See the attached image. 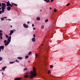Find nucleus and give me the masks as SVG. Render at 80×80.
<instances>
[{
	"label": "nucleus",
	"mask_w": 80,
	"mask_h": 80,
	"mask_svg": "<svg viewBox=\"0 0 80 80\" xmlns=\"http://www.w3.org/2000/svg\"><path fill=\"white\" fill-rule=\"evenodd\" d=\"M0 7H2V3H0Z\"/></svg>",
	"instance_id": "obj_42"
},
{
	"label": "nucleus",
	"mask_w": 80,
	"mask_h": 80,
	"mask_svg": "<svg viewBox=\"0 0 80 80\" xmlns=\"http://www.w3.org/2000/svg\"><path fill=\"white\" fill-rule=\"evenodd\" d=\"M14 32V30H11L10 31V35H12V33H13Z\"/></svg>",
	"instance_id": "obj_5"
},
{
	"label": "nucleus",
	"mask_w": 80,
	"mask_h": 80,
	"mask_svg": "<svg viewBox=\"0 0 80 80\" xmlns=\"http://www.w3.org/2000/svg\"><path fill=\"white\" fill-rule=\"evenodd\" d=\"M43 44H42V46H43Z\"/></svg>",
	"instance_id": "obj_53"
},
{
	"label": "nucleus",
	"mask_w": 80,
	"mask_h": 80,
	"mask_svg": "<svg viewBox=\"0 0 80 80\" xmlns=\"http://www.w3.org/2000/svg\"><path fill=\"white\" fill-rule=\"evenodd\" d=\"M23 26L24 28H28V26L25 24H23Z\"/></svg>",
	"instance_id": "obj_4"
},
{
	"label": "nucleus",
	"mask_w": 80,
	"mask_h": 80,
	"mask_svg": "<svg viewBox=\"0 0 80 80\" xmlns=\"http://www.w3.org/2000/svg\"><path fill=\"white\" fill-rule=\"evenodd\" d=\"M7 18V17H3V18Z\"/></svg>",
	"instance_id": "obj_44"
},
{
	"label": "nucleus",
	"mask_w": 80,
	"mask_h": 80,
	"mask_svg": "<svg viewBox=\"0 0 80 80\" xmlns=\"http://www.w3.org/2000/svg\"><path fill=\"white\" fill-rule=\"evenodd\" d=\"M27 69V68H25L23 69V71H25Z\"/></svg>",
	"instance_id": "obj_29"
},
{
	"label": "nucleus",
	"mask_w": 80,
	"mask_h": 80,
	"mask_svg": "<svg viewBox=\"0 0 80 80\" xmlns=\"http://www.w3.org/2000/svg\"><path fill=\"white\" fill-rule=\"evenodd\" d=\"M5 3H6V1H4Z\"/></svg>",
	"instance_id": "obj_55"
},
{
	"label": "nucleus",
	"mask_w": 80,
	"mask_h": 80,
	"mask_svg": "<svg viewBox=\"0 0 80 80\" xmlns=\"http://www.w3.org/2000/svg\"><path fill=\"white\" fill-rule=\"evenodd\" d=\"M57 10L56 9V8H54V12H56Z\"/></svg>",
	"instance_id": "obj_20"
},
{
	"label": "nucleus",
	"mask_w": 80,
	"mask_h": 80,
	"mask_svg": "<svg viewBox=\"0 0 80 80\" xmlns=\"http://www.w3.org/2000/svg\"><path fill=\"white\" fill-rule=\"evenodd\" d=\"M7 40H4V43H7Z\"/></svg>",
	"instance_id": "obj_25"
},
{
	"label": "nucleus",
	"mask_w": 80,
	"mask_h": 80,
	"mask_svg": "<svg viewBox=\"0 0 80 80\" xmlns=\"http://www.w3.org/2000/svg\"><path fill=\"white\" fill-rule=\"evenodd\" d=\"M0 38H1V40H2V36H0Z\"/></svg>",
	"instance_id": "obj_37"
},
{
	"label": "nucleus",
	"mask_w": 80,
	"mask_h": 80,
	"mask_svg": "<svg viewBox=\"0 0 80 80\" xmlns=\"http://www.w3.org/2000/svg\"><path fill=\"white\" fill-rule=\"evenodd\" d=\"M9 6L10 7H12L13 6H12V5L11 4H9Z\"/></svg>",
	"instance_id": "obj_30"
},
{
	"label": "nucleus",
	"mask_w": 80,
	"mask_h": 80,
	"mask_svg": "<svg viewBox=\"0 0 80 80\" xmlns=\"http://www.w3.org/2000/svg\"><path fill=\"white\" fill-rule=\"evenodd\" d=\"M2 9V8H0V10Z\"/></svg>",
	"instance_id": "obj_51"
},
{
	"label": "nucleus",
	"mask_w": 80,
	"mask_h": 80,
	"mask_svg": "<svg viewBox=\"0 0 80 80\" xmlns=\"http://www.w3.org/2000/svg\"><path fill=\"white\" fill-rule=\"evenodd\" d=\"M11 28H12V25H11Z\"/></svg>",
	"instance_id": "obj_50"
},
{
	"label": "nucleus",
	"mask_w": 80,
	"mask_h": 80,
	"mask_svg": "<svg viewBox=\"0 0 80 80\" xmlns=\"http://www.w3.org/2000/svg\"><path fill=\"white\" fill-rule=\"evenodd\" d=\"M2 31L1 30H0V33H2Z\"/></svg>",
	"instance_id": "obj_41"
},
{
	"label": "nucleus",
	"mask_w": 80,
	"mask_h": 80,
	"mask_svg": "<svg viewBox=\"0 0 80 80\" xmlns=\"http://www.w3.org/2000/svg\"><path fill=\"white\" fill-rule=\"evenodd\" d=\"M36 20L38 21H40V17H37L36 18Z\"/></svg>",
	"instance_id": "obj_7"
},
{
	"label": "nucleus",
	"mask_w": 80,
	"mask_h": 80,
	"mask_svg": "<svg viewBox=\"0 0 80 80\" xmlns=\"http://www.w3.org/2000/svg\"><path fill=\"white\" fill-rule=\"evenodd\" d=\"M13 3H12V5L13 6Z\"/></svg>",
	"instance_id": "obj_49"
},
{
	"label": "nucleus",
	"mask_w": 80,
	"mask_h": 80,
	"mask_svg": "<svg viewBox=\"0 0 80 80\" xmlns=\"http://www.w3.org/2000/svg\"><path fill=\"white\" fill-rule=\"evenodd\" d=\"M0 48L2 49V50H3L4 49V46H1L0 47Z\"/></svg>",
	"instance_id": "obj_11"
},
{
	"label": "nucleus",
	"mask_w": 80,
	"mask_h": 80,
	"mask_svg": "<svg viewBox=\"0 0 80 80\" xmlns=\"http://www.w3.org/2000/svg\"><path fill=\"white\" fill-rule=\"evenodd\" d=\"M53 66L52 65H50V68H53Z\"/></svg>",
	"instance_id": "obj_17"
},
{
	"label": "nucleus",
	"mask_w": 80,
	"mask_h": 80,
	"mask_svg": "<svg viewBox=\"0 0 80 80\" xmlns=\"http://www.w3.org/2000/svg\"><path fill=\"white\" fill-rule=\"evenodd\" d=\"M5 36H6V38H8V35H5Z\"/></svg>",
	"instance_id": "obj_28"
},
{
	"label": "nucleus",
	"mask_w": 80,
	"mask_h": 80,
	"mask_svg": "<svg viewBox=\"0 0 80 80\" xmlns=\"http://www.w3.org/2000/svg\"><path fill=\"white\" fill-rule=\"evenodd\" d=\"M33 30H35V29H36V28H33Z\"/></svg>",
	"instance_id": "obj_43"
},
{
	"label": "nucleus",
	"mask_w": 80,
	"mask_h": 80,
	"mask_svg": "<svg viewBox=\"0 0 80 80\" xmlns=\"http://www.w3.org/2000/svg\"><path fill=\"white\" fill-rule=\"evenodd\" d=\"M22 66H23V65H22Z\"/></svg>",
	"instance_id": "obj_57"
},
{
	"label": "nucleus",
	"mask_w": 80,
	"mask_h": 80,
	"mask_svg": "<svg viewBox=\"0 0 80 80\" xmlns=\"http://www.w3.org/2000/svg\"><path fill=\"white\" fill-rule=\"evenodd\" d=\"M25 74L26 75H28V74H30V72H26Z\"/></svg>",
	"instance_id": "obj_22"
},
{
	"label": "nucleus",
	"mask_w": 80,
	"mask_h": 80,
	"mask_svg": "<svg viewBox=\"0 0 80 80\" xmlns=\"http://www.w3.org/2000/svg\"><path fill=\"white\" fill-rule=\"evenodd\" d=\"M45 2H46L47 3H49L50 2V0H43Z\"/></svg>",
	"instance_id": "obj_13"
},
{
	"label": "nucleus",
	"mask_w": 80,
	"mask_h": 80,
	"mask_svg": "<svg viewBox=\"0 0 80 80\" xmlns=\"http://www.w3.org/2000/svg\"><path fill=\"white\" fill-rule=\"evenodd\" d=\"M29 77V75H25L24 76V77L25 78H28V77Z\"/></svg>",
	"instance_id": "obj_14"
},
{
	"label": "nucleus",
	"mask_w": 80,
	"mask_h": 80,
	"mask_svg": "<svg viewBox=\"0 0 80 80\" xmlns=\"http://www.w3.org/2000/svg\"><path fill=\"white\" fill-rule=\"evenodd\" d=\"M38 56V54L37 53L36 54V57H37Z\"/></svg>",
	"instance_id": "obj_36"
},
{
	"label": "nucleus",
	"mask_w": 80,
	"mask_h": 80,
	"mask_svg": "<svg viewBox=\"0 0 80 80\" xmlns=\"http://www.w3.org/2000/svg\"><path fill=\"white\" fill-rule=\"evenodd\" d=\"M1 20L3 21V20H4V19H3V18H1Z\"/></svg>",
	"instance_id": "obj_31"
},
{
	"label": "nucleus",
	"mask_w": 80,
	"mask_h": 80,
	"mask_svg": "<svg viewBox=\"0 0 80 80\" xmlns=\"http://www.w3.org/2000/svg\"><path fill=\"white\" fill-rule=\"evenodd\" d=\"M15 62H17L18 63H19V62H20V61H18V60H16V61H15Z\"/></svg>",
	"instance_id": "obj_19"
},
{
	"label": "nucleus",
	"mask_w": 80,
	"mask_h": 80,
	"mask_svg": "<svg viewBox=\"0 0 80 80\" xmlns=\"http://www.w3.org/2000/svg\"><path fill=\"white\" fill-rule=\"evenodd\" d=\"M3 35V33H0V37H1Z\"/></svg>",
	"instance_id": "obj_23"
},
{
	"label": "nucleus",
	"mask_w": 80,
	"mask_h": 80,
	"mask_svg": "<svg viewBox=\"0 0 80 80\" xmlns=\"http://www.w3.org/2000/svg\"><path fill=\"white\" fill-rule=\"evenodd\" d=\"M40 12H42V10H40Z\"/></svg>",
	"instance_id": "obj_56"
},
{
	"label": "nucleus",
	"mask_w": 80,
	"mask_h": 80,
	"mask_svg": "<svg viewBox=\"0 0 80 80\" xmlns=\"http://www.w3.org/2000/svg\"><path fill=\"white\" fill-rule=\"evenodd\" d=\"M32 51H30L29 53H28V55H31V53H32Z\"/></svg>",
	"instance_id": "obj_18"
},
{
	"label": "nucleus",
	"mask_w": 80,
	"mask_h": 80,
	"mask_svg": "<svg viewBox=\"0 0 80 80\" xmlns=\"http://www.w3.org/2000/svg\"><path fill=\"white\" fill-rule=\"evenodd\" d=\"M18 58L19 60H22V59L23 58L22 57H18Z\"/></svg>",
	"instance_id": "obj_15"
},
{
	"label": "nucleus",
	"mask_w": 80,
	"mask_h": 80,
	"mask_svg": "<svg viewBox=\"0 0 80 80\" xmlns=\"http://www.w3.org/2000/svg\"><path fill=\"white\" fill-rule=\"evenodd\" d=\"M28 62H29L30 63V61H28Z\"/></svg>",
	"instance_id": "obj_52"
},
{
	"label": "nucleus",
	"mask_w": 80,
	"mask_h": 80,
	"mask_svg": "<svg viewBox=\"0 0 80 80\" xmlns=\"http://www.w3.org/2000/svg\"><path fill=\"white\" fill-rule=\"evenodd\" d=\"M10 2H9V1H8V2H7L6 4V5L7 7H9L10 5Z\"/></svg>",
	"instance_id": "obj_6"
},
{
	"label": "nucleus",
	"mask_w": 80,
	"mask_h": 80,
	"mask_svg": "<svg viewBox=\"0 0 80 80\" xmlns=\"http://www.w3.org/2000/svg\"><path fill=\"white\" fill-rule=\"evenodd\" d=\"M2 11H0V14H2V13H3L5 12V7H6V4L5 3H2Z\"/></svg>",
	"instance_id": "obj_2"
},
{
	"label": "nucleus",
	"mask_w": 80,
	"mask_h": 80,
	"mask_svg": "<svg viewBox=\"0 0 80 80\" xmlns=\"http://www.w3.org/2000/svg\"><path fill=\"white\" fill-rule=\"evenodd\" d=\"M7 68V67L6 66H5L4 67H3L2 68V70H3V71L5 70V68Z\"/></svg>",
	"instance_id": "obj_12"
},
{
	"label": "nucleus",
	"mask_w": 80,
	"mask_h": 80,
	"mask_svg": "<svg viewBox=\"0 0 80 80\" xmlns=\"http://www.w3.org/2000/svg\"><path fill=\"white\" fill-rule=\"evenodd\" d=\"M69 5H70V3H68L67 4V6H69Z\"/></svg>",
	"instance_id": "obj_35"
},
{
	"label": "nucleus",
	"mask_w": 80,
	"mask_h": 80,
	"mask_svg": "<svg viewBox=\"0 0 80 80\" xmlns=\"http://www.w3.org/2000/svg\"><path fill=\"white\" fill-rule=\"evenodd\" d=\"M49 8H50V10H52V8H51V7H50Z\"/></svg>",
	"instance_id": "obj_47"
},
{
	"label": "nucleus",
	"mask_w": 80,
	"mask_h": 80,
	"mask_svg": "<svg viewBox=\"0 0 80 80\" xmlns=\"http://www.w3.org/2000/svg\"><path fill=\"white\" fill-rule=\"evenodd\" d=\"M27 23L28 24V23H30V22H27Z\"/></svg>",
	"instance_id": "obj_46"
},
{
	"label": "nucleus",
	"mask_w": 80,
	"mask_h": 80,
	"mask_svg": "<svg viewBox=\"0 0 80 80\" xmlns=\"http://www.w3.org/2000/svg\"><path fill=\"white\" fill-rule=\"evenodd\" d=\"M34 24H32V26L33 27H34Z\"/></svg>",
	"instance_id": "obj_39"
},
{
	"label": "nucleus",
	"mask_w": 80,
	"mask_h": 80,
	"mask_svg": "<svg viewBox=\"0 0 80 80\" xmlns=\"http://www.w3.org/2000/svg\"><path fill=\"white\" fill-rule=\"evenodd\" d=\"M8 44H9V43H8V42H6V43H5V46H7V45H8Z\"/></svg>",
	"instance_id": "obj_16"
},
{
	"label": "nucleus",
	"mask_w": 80,
	"mask_h": 80,
	"mask_svg": "<svg viewBox=\"0 0 80 80\" xmlns=\"http://www.w3.org/2000/svg\"><path fill=\"white\" fill-rule=\"evenodd\" d=\"M8 20H9V21H11V20L10 19H8Z\"/></svg>",
	"instance_id": "obj_45"
},
{
	"label": "nucleus",
	"mask_w": 80,
	"mask_h": 80,
	"mask_svg": "<svg viewBox=\"0 0 80 80\" xmlns=\"http://www.w3.org/2000/svg\"><path fill=\"white\" fill-rule=\"evenodd\" d=\"M11 42V36H10L8 39L7 42L10 43Z\"/></svg>",
	"instance_id": "obj_3"
},
{
	"label": "nucleus",
	"mask_w": 80,
	"mask_h": 80,
	"mask_svg": "<svg viewBox=\"0 0 80 80\" xmlns=\"http://www.w3.org/2000/svg\"><path fill=\"white\" fill-rule=\"evenodd\" d=\"M41 28H44V26H43V25H42L41 26Z\"/></svg>",
	"instance_id": "obj_33"
},
{
	"label": "nucleus",
	"mask_w": 80,
	"mask_h": 80,
	"mask_svg": "<svg viewBox=\"0 0 80 80\" xmlns=\"http://www.w3.org/2000/svg\"><path fill=\"white\" fill-rule=\"evenodd\" d=\"M32 41L33 42H35V38H32Z\"/></svg>",
	"instance_id": "obj_8"
},
{
	"label": "nucleus",
	"mask_w": 80,
	"mask_h": 80,
	"mask_svg": "<svg viewBox=\"0 0 80 80\" xmlns=\"http://www.w3.org/2000/svg\"><path fill=\"white\" fill-rule=\"evenodd\" d=\"M28 56H25V58H26V59H27V58H28Z\"/></svg>",
	"instance_id": "obj_21"
},
{
	"label": "nucleus",
	"mask_w": 80,
	"mask_h": 80,
	"mask_svg": "<svg viewBox=\"0 0 80 80\" xmlns=\"http://www.w3.org/2000/svg\"><path fill=\"white\" fill-rule=\"evenodd\" d=\"M2 58L0 57V61H2Z\"/></svg>",
	"instance_id": "obj_27"
},
{
	"label": "nucleus",
	"mask_w": 80,
	"mask_h": 80,
	"mask_svg": "<svg viewBox=\"0 0 80 80\" xmlns=\"http://www.w3.org/2000/svg\"><path fill=\"white\" fill-rule=\"evenodd\" d=\"M0 72H2V69H1L0 70Z\"/></svg>",
	"instance_id": "obj_48"
},
{
	"label": "nucleus",
	"mask_w": 80,
	"mask_h": 80,
	"mask_svg": "<svg viewBox=\"0 0 80 80\" xmlns=\"http://www.w3.org/2000/svg\"><path fill=\"white\" fill-rule=\"evenodd\" d=\"M33 37L35 38V37H36V36H35V34H33Z\"/></svg>",
	"instance_id": "obj_38"
},
{
	"label": "nucleus",
	"mask_w": 80,
	"mask_h": 80,
	"mask_svg": "<svg viewBox=\"0 0 80 80\" xmlns=\"http://www.w3.org/2000/svg\"><path fill=\"white\" fill-rule=\"evenodd\" d=\"M7 9L8 10V11H10V10H11V7H8L7 8Z\"/></svg>",
	"instance_id": "obj_10"
},
{
	"label": "nucleus",
	"mask_w": 80,
	"mask_h": 80,
	"mask_svg": "<svg viewBox=\"0 0 80 80\" xmlns=\"http://www.w3.org/2000/svg\"><path fill=\"white\" fill-rule=\"evenodd\" d=\"M14 80H21V78H16L14 79Z\"/></svg>",
	"instance_id": "obj_9"
},
{
	"label": "nucleus",
	"mask_w": 80,
	"mask_h": 80,
	"mask_svg": "<svg viewBox=\"0 0 80 80\" xmlns=\"http://www.w3.org/2000/svg\"><path fill=\"white\" fill-rule=\"evenodd\" d=\"M15 62H9V63H11V64H12V63H13Z\"/></svg>",
	"instance_id": "obj_26"
},
{
	"label": "nucleus",
	"mask_w": 80,
	"mask_h": 80,
	"mask_svg": "<svg viewBox=\"0 0 80 80\" xmlns=\"http://www.w3.org/2000/svg\"><path fill=\"white\" fill-rule=\"evenodd\" d=\"M53 1H54V0H51V2H53Z\"/></svg>",
	"instance_id": "obj_40"
},
{
	"label": "nucleus",
	"mask_w": 80,
	"mask_h": 80,
	"mask_svg": "<svg viewBox=\"0 0 80 80\" xmlns=\"http://www.w3.org/2000/svg\"><path fill=\"white\" fill-rule=\"evenodd\" d=\"M51 72H50V70H48V73H50Z\"/></svg>",
	"instance_id": "obj_32"
},
{
	"label": "nucleus",
	"mask_w": 80,
	"mask_h": 80,
	"mask_svg": "<svg viewBox=\"0 0 80 80\" xmlns=\"http://www.w3.org/2000/svg\"><path fill=\"white\" fill-rule=\"evenodd\" d=\"M13 4L14 5H15V6H16V7H17V4L13 3Z\"/></svg>",
	"instance_id": "obj_34"
},
{
	"label": "nucleus",
	"mask_w": 80,
	"mask_h": 80,
	"mask_svg": "<svg viewBox=\"0 0 80 80\" xmlns=\"http://www.w3.org/2000/svg\"><path fill=\"white\" fill-rule=\"evenodd\" d=\"M33 72L32 71L31 72V74L29 76L30 78H33L37 76V72L35 67H33Z\"/></svg>",
	"instance_id": "obj_1"
},
{
	"label": "nucleus",
	"mask_w": 80,
	"mask_h": 80,
	"mask_svg": "<svg viewBox=\"0 0 80 80\" xmlns=\"http://www.w3.org/2000/svg\"><path fill=\"white\" fill-rule=\"evenodd\" d=\"M2 75H3V72H2Z\"/></svg>",
	"instance_id": "obj_54"
},
{
	"label": "nucleus",
	"mask_w": 80,
	"mask_h": 80,
	"mask_svg": "<svg viewBox=\"0 0 80 80\" xmlns=\"http://www.w3.org/2000/svg\"><path fill=\"white\" fill-rule=\"evenodd\" d=\"M48 19H47L45 20V22H48Z\"/></svg>",
	"instance_id": "obj_24"
}]
</instances>
